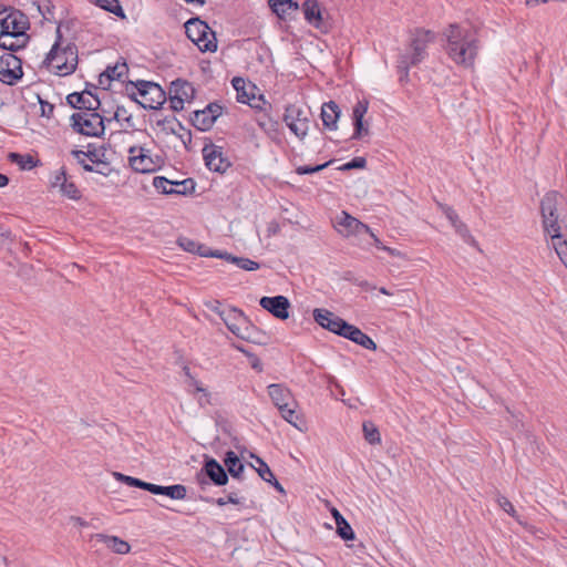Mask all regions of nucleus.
I'll return each instance as SVG.
<instances>
[{
  "label": "nucleus",
  "instance_id": "nucleus-1",
  "mask_svg": "<svg viewBox=\"0 0 567 567\" xmlns=\"http://www.w3.org/2000/svg\"><path fill=\"white\" fill-rule=\"evenodd\" d=\"M446 53L456 64L470 68L474 64L477 55V39L468 28L460 24H450L445 31Z\"/></svg>",
  "mask_w": 567,
  "mask_h": 567
},
{
  "label": "nucleus",
  "instance_id": "nucleus-2",
  "mask_svg": "<svg viewBox=\"0 0 567 567\" xmlns=\"http://www.w3.org/2000/svg\"><path fill=\"white\" fill-rule=\"evenodd\" d=\"M544 231L550 238H559L567 229V199L558 192L550 190L540 200Z\"/></svg>",
  "mask_w": 567,
  "mask_h": 567
},
{
  "label": "nucleus",
  "instance_id": "nucleus-3",
  "mask_svg": "<svg viewBox=\"0 0 567 567\" xmlns=\"http://www.w3.org/2000/svg\"><path fill=\"white\" fill-rule=\"evenodd\" d=\"M433 40V33L425 30H416L413 34L409 50L398 58V72L400 82L408 81L410 68L420 64L427 56V45Z\"/></svg>",
  "mask_w": 567,
  "mask_h": 567
},
{
  "label": "nucleus",
  "instance_id": "nucleus-4",
  "mask_svg": "<svg viewBox=\"0 0 567 567\" xmlns=\"http://www.w3.org/2000/svg\"><path fill=\"white\" fill-rule=\"evenodd\" d=\"M62 34L60 28L56 30V41L47 54L43 64L53 69V73L59 76L72 74L78 66V48L70 43L65 48L60 49Z\"/></svg>",
  "mask_w": 567,
  "mask_h": 567
},
{
  "label": "nucleus",
  "instance_id": "nucleus-5",
  "mask_svg": "<svg viewBox=\"0 0 567 567\" xmlns=\"http://www.w3.org/2000/svg\"><path fill=\"white\" fill-rule=\"evenodd\" d=\"M187 38L193 41L202 52H215L217 41L215 32L199 18H192L185 23Z\"/></svg>",
  "mask_w": 567,
  "mask_h": 567
},
{
  "label": "nucleus",
  "instance_id": "nucleus-6",
  "mask_svg": "<svg viewBox=\"0 0 567 567\" xmlns=\"http://www.w3.org/2000/svg\"><path fill=\"white\" fill-rule=\"evenodd\" d=\"M268 394L274 404L278 408L281 416L299 429L297 422L299 417L295 411L296 402L289 389L281 384H270L268 386Z\"/></svg>",
  "mask_w": 567,
  "mask_h": 567
},
{
  "label": "nucleus",
  "instance_id": "nucleus-7",
  "mask_svg": "<svg viewBox=\"0 0 567 567\" xmlns=\"http://www.w3.org/2000/svg\"><path fill=\"white\" fill-rule=\"evenodd\" d=\"M70 121L72 130L81 135L100 137L104 134V118L96 111L84 114L73 113Z\"/></svg>",
  "mask_w": 567,
  "mask_h": 567
},
{
  "label": "nucleus",
  "instance_id": "nucleus-8",
  "mask_svg": "<svg viewBox=\"0 0 567 567\" xmlns=\"http://www.w3.org/2000/svg\"><path fill=\"white\" fill-rule=\"evenodd\" d=\"M29 28L28 17L23 12L0 4V34L10 35V33H14L16 35H24Z\"/></svg>",
  "mask_w": 567,
  "mask_h": 567
},
{
  "label": "nucleus",
  "instance_id": "nucleus-9",
  "mask_svg": "<svg viewBox=\"0 0 567 567\" xmlns=\"http://www.w3.org/2000/svg\"><path fill=\"white\" fill-rule=\"evenodd\" d=\"M23 76L22 61L13 53L0 55V82L14 85Z\"/></svg>",
  "mask_w": 567,
  "mask_h": 567
},
{
  "label": "nucleus",
  "instance_id": "nucleus-10",
  "mask_svg": "<svg viewBox=\"0 0 567 567\" xmlns=\"http://www.w3.org/2000/svg\"><path fill=\"white\" fill-rule=\"evenodd\" d=\"M140 85L148 89L145 102L138 101L135 93L130 94L131 100L145 110H159L166 101V93L162 86L155 82L144 80H140Z\"/></svg>",
  "mask_w": 567,
  "mask_h": 567
},
{
  "label": "nucleus",
  "instance_id": "nucleus-11",
  "mask_svg": "<svg viewBox=\"0 0 567 567\" xmlns=\"http://www.w3.org/2000/svg\"><path fill=\"white\" fill-rule=\"evenodd\" d=\"M221 113L223 106L218 102H210L205 109L194 111L190 121L197 130L205 132L213 127Z\"/></svg>",
  "mask_w": 567,
  "mask_h": 567
},
{
  "label": "nucleus",
  "instance_id": "nucleus-12",
  "mask_svg": "<svg viewBox=\"0 0 567 567\" xmlns=\"http://www.w3.org/2000/svg\"><path fill=\"white\" fill-rule=\"evenodd\" d=\"M205 165L209 171L225 173L230 167V162L223 154V147L213 143L205 144L202 150Z\"/></svg>",
  "mask_w": 567,
  "mask_h": 567
},
{
  "label": "nucleus",
  "instance_id": "nucleus-13",
  "mask_svg": "<svg viewBox=\"0 0 567 567\" xmlns=\"http://www.w3.org/2000/svg\"><path fill=\"white\" fill-rule=\"evenodd\" d=\"M333 227L343 236H362L370 233V227L346 212H341L333 220Z\"/></svg>",
  "mask_w": 567,
  "mask_h": 567
},
{
  "label": "nucleus",
  "instance_id": "nucleus-14",
  "mask_svg": "<svg viewBox=\"0 0 567 567\" xmlns=\"http://www.w3.org/2000/svg\"><path fill=\"white\" fill-rule=\"evenodd\" d=\"M130 153V166L136 173H154L155 166L152 164V155L150 150L138 146H131L128 148Z\"/></svg>",
  "mask_w": 567,
  "mask_h": 567
},
{
  "label": "nucleus",
  "instance_id": "nucleus-15",
  "mask_svg": "<svg viewBox=\"0 0 567 567\" xmlns=\"http://www.w3.org/2000/svg\"><path fill=\"white\" fill-rule=\"evenodd\" d=\"M259 305L262 309L280 320L289 318L290 302L285 296L261 297Z\"/></svg>",
  "mask_w": 567,
  "mask_h": 567
},
{
  "label": "nucleus",
  "instance_id": "nucleus-16",
  "mask_svg": "<svg viewBox=\"0 0 567 567\" xmlns=\"http://www.w3.org/2000/svg\"><path fill=\"white\" fill-rule=\"evenodd\" d=\"M300 115L301 111L295 105L288 106L284 114L286 125L298 137L305 136L309 127L308 120L306 117H300Z\"/></svg>",
  "mask_w": 567,
  "mask_h": 567
},
{
  "label": "nucleus",
  "instance_id": "nucleus-17",
  "mask_svg": "<svg viewBox=\"0 0 567 567\" xmlns=\"http://www.w3.org/2000/svg\"><path fill=\"white\" fill-rule=\"evenodd\" d=\"M350 323L334 315L333 312L321 309V329H326L332 333H336L342 338L347 334Z\"/></svg>",
  "mask_w": 567,
  "mask_h": 567
},
{
  "label": "nucleus",
  "instance_id": "nucleus-18",
  "mask_svg": "<svg viewBox=\"0 0 567 567\" xmlns=\"http://www.w3.org/2000/svg\"><path fill=\"white\" fill-rule=\"evenodd\" d=\"M203 471L216 486H224L228 483L226 470L213 457L206 456Z\"/></svg>",
  "mask_w": 567,
  "mask_h": 567
},
{
  "label": "nucleus",
  "instance_id": "nucleus-19",
  "mask_svg": "<svg viewBox=\"0 0 567 567\" xmlns=\"http://www.w3.org/2000/svg\"><path fill=\"white\" fill-rule=\"evenodd\" d=\"M220 319L228 328V330H230L235 336H237L238 332L244 327V323H247L248 318L240 309L236 307H228L226 312L220 313Z\"/></svg>",
  "mask_w": 567,
  "mask_h": 567
},
{
  "label": "nucleus",
  "instance_id": "nucleus-20",
  "mask_svg": "<svg viewBox=\"0 0 567 567\" xmlns=\"http://www.w3.org/2000/svg\"><path fill=\"white\" fill-rule=\"evenodd\" d=\"M85 92H87V89H85L82 92L70 93L66 96L68 105L71 106L72 109H78V110H86V111H91V112L97 111L101 105L99 97L93 96V100H90V99L85 97Z\"/></svg>",
  "mask_w": 567,
  "mask_h": 567
},
{
  "label": "nucleus",
  "instance_id": "nucleus-21",
  "mask_svg": "<svg viewBox=\"0 0 567 567\" xmlns=\"http://www.w3.org/2000/svg\"><path fill=\"white\" fill-rule=\"evenodd\" d=\"M271 11L281 20L293 19L299 12L298 2L293 0H269Z\"/></svg>",
  "mask_w": 567,
  "mask_h": 567
},
{
  "label": "nucleus",
  "instance_id": "nucleus-22",
  "mask_svg": "<svg viewBox=\"0 0 567 567\" xmlns=\"http://www.w3.org/2000/svg\"><path fill=\"white\" fill-rule=\"evenodd\" d=\"M368 111V102L359 101L352 111V121H353V135L352 138H362L364 135H368L369 130L363 124V117Z\"/></svg>",
  "mask_w": 567,
  "mask_h": 567
},
{
  "label": "nucleus",
  "instance_id": "nucleus-23",
  "mask_svg": "<svg viewBox=\"0 0 567 567\" xmlns=\"http://www.w3.org/2000/svg\"><path fill=\"white\" fill-rule=\"evenodd\" d=\"M177 245L187 252L197 254L200 257L215 258L216 250H213L192 238L181 236L177 238Z\"/></svg>",
  "mask_w": 567,
  "mask_h": 567
},
{
  "label": "nucleus",
  "instance_id": "nucleus-24",
  "mask_svg": "<svg viewBox=\"0 0 567 567\" xmlns=\"http://www.w3.org/2000/svg\"><path fill=\"white\" fill-rule=\"evenodd\" d=\"M169 95L183 99L184 102H189L195 97L196 90L193 84L183 79H176L171 82Z\"/></svg>",
  "mask_w": 567,
  "mask_h": 567
},
{
  "label": "nucleus",
  "instance_id": "nucleus-25",
  "mask_svg": "<svg viewBox=\"0 0 567 567\" xmlns=\"http://www.w3.org/2000/svg\"><path fill=\"white\" fill-rule=\"evenodd\" d=\"M341 110L339 105L333 102L329 101L321 105V121L323 125L329 130L337 128V122L340 117Z\"/></svg>",
  "mask_w": 567,
  "mask_h": 567
},
{
  "label": "nucleus",
  "instance_id": "nucleus-26",
  "mask_svg": "<svg viewBox=\"0 0 567 567\" xmlns=\"http://www.w3.org/2000/svg\"><path fill=\"white\" fill-rule=\"evenodd\" d=\"M93 538L105 544V546L115 554L124 555L131 550V545L117 536L95 534L93 535Z\"/></svg>",
  "mask_w": 567,
  "mask_h": 567
},
{
  "label": "nucleus",
  "instance_id": "nucleus-27",
  "mask_svg": "<svg viewBox=\"0 0 567 567\" xmlns=\"http://www.w3.org/2000/svg\"><path fill=\"white\" fill-rule=\"evenodd\" d=\"M215 258L224 259L247 271H255L260 268L258 262L246 257L234 256L227 251L216 250Z\"/></svg>",
  "mask_w": 567,
  "mask_h": 567
},
{
  "label": "nucleus",
  "instance_id": "nucleus-28",
  "mask_svg": "<svg viewBox=\"0 0 567 567\" xmlns=\"http://www.w3.org/2000/svg\"><path fill=\"white\" fill-rule=\"evenodd\" d=\"M236 337L256 344H264L267 340L266 333L255 327L249 319H247V323H244V327Z\"/></svg>",
  "mask_w": 567,
  "mask_h": 567
},
{
  "label": "nucleus",
  "instance_id": "nucleus-29",
  "mask_svg": "<svg viewBox=\"0 0 567 567\" xmlns=\"http://www.w3.org/2000/svg\"><path fill=\"white\" fill-rule=\"evenodd\" d=\"M29 41V35H16L14 33H10V35L0 34V49L9 51L8 53H14L21 49L27 47Z\"/></svg>",
  "mask_w": 567,
  "mask_h": 567
},
{
  "label": "nucleus",
  "instance_id": "nucleus-30",
  "mask_svg": "<svg viewBox=\"0 0 567 567\" xmlns=\"http://www.w3.org/2000/svg\"><path fill=\"white\" fill-rule=\"evenodd\" d=\"M349 330H347V334L344 336L346 339L361 346L364 349L368 350H375L377 344L375 342L361 329L358 327L350 324Z\"/></svg>",
  "mask_w": 567,
  "mask_h": 567
},
{
  "label": "nucleus",
  "instance_id": "nucleus-31",
  "mask_svg": "<svg viewBox=\"0 0 567 567\" xmlns=\"http://www.w3.org/2000/svg\"><path fill=\"white\" fill-rule=\"evenodd\" d=\"M128 68L125 62L116 63L113 66H107L106 70L100 75V84L110 83L111 81L117 80L123 81V78L127 74Z\"/></svg>",
  "mask_w": 567,
  "mask_h": 567
},
{
  "label": "nucleus",
  "instance_id": "nucleus-32",
  "mask_svg": "<svg viewBox=\"0 0 567 567\" xmlns=\"http://www.w3.org/2000/svg\"><path fill=\"white\" fill-rule=\"evenodd\" d=\"M186 487L182 484H175L169 486L154 484V487H152V494L165 495L172 499H184L186 497Z\"/></svg>",
  "mask_w": 567,
  "mask_h": 567
},
{
  "label": "nucleus",
  "instance_id": "nucleus-33",
  "mask_svg": "<svg viewBox=\"0 0 567 567\" xmlns=\"http://www.w3.org/2000/svg\"><path fill=\"white\" fill-rule=\"evenodd\" d=\"M224 464L227 472L234 478H240L245 470V465L239 460L238 455L234 451H227L224 457Z\"/></svg>",
  "mask_w": 567,
  "mask_h": 567
},
{
  "label": "nucleus",
  "instance_id": "nucleus-34",
  "mask_svg": "<svg viewBox=\"0 0 567 567\" xmlns=\"http://www.w3.org/2000/svg\"><path fill=\"white\" fill-rule=\"evenodd\" d=\"M9 161L18 165L23 171H31L40 165V161L30 154L10 153Z\"/></svg>",
  "mask_w": 567,
  "mask_h": 567
},
{
  "label": "nucleus",
  "instance_id": "nucleus-35",
  "mask_svg": "<svg viewBox=\"0 0 567 567\" xmlns=\"http://www.w3.org/2000/svg\"><path fill=\"white\" fill-rule=\"evenodd\" d=\"M305 19L315 28H319V3L317 0H305L301 6Z\"/></svg>",
  "mask_w": 567,
  "mask_h": 567
},
{
  "label": "nucleus",
  "instance_id": "nucleus-36",
  "mask_svg": "<svg viewBox=\"0 0 567 567\" xmlns=\"http://www.w3.org/2000/svg\"><path fill=\"white\" fill-rule=\"evenodd\" d=\"M90 3L110 12L114 16L124 19L125 12L118 0H89Z\"/></svg>",
  "mask_w": 567,
  "mask_h": 567
},
{
  "label": "nucleus",
  "instance_id": "nucleus-37",
  "mask_svg": "<svg viewBox=\"0 0 567 567\" xmlns=\"http://www.w3.org/2000/svg\"><path fill=\"white\" fill-rule=\"evenodd\" d=\"M174 188H169V193L174 195H189L195 192L196 183L193 178H186L181 182H173Z\"/></svg>",
  "mask_w": 567,
  "mask_h": 567
},
{
  "label": "nucleus",
  "instance_id": "nucleus-38",
  "mask_svg": "<svg viewBox=\"0 0 567 567\" xmlns=\"http://www.w3.org/2000/svg\"><path fill=\"white\" fill-rule=\"evenodd\" d=\"M363 436L365 441L371 444H380L381 443V435L378 430V427L370 421H367L362 425Z\"/></svg>",
  "mask_w": 567,
  "mask_h": 567
},
{
  "label": "nucleus",
  "instance_id": "nucleus-39",
  "mask_svg": "<svg viewBox=\"0 0 567 567\" xmlns=\"http://www.w3.org/2000/svg\"><path fill=\"white\" fill-rule=\"evenodd\" d=\"M157 125L161 126L166 134L177 135L178 130H184L183 124L175 116L159 120L157 121Z\"/></svg>",
  "mask_w": 567,
  "mask_h": 567
},
{
  "label": "nucleus",
  "instance_id": "nucleus-40",
  "mask_svg": "<svg viewBox=\"0 0 567 567\" xmlns=\"http://www.w3.org/2000/svg\"><path fill=\"white\" fill-rule=\"evenodd\" d=\"M553 243V247L561 260V262L567 266V240L564 239L563 231L559 233V238H550Z\"/></svg>",
  "mask_w": 567,
  "mask_h": 567
},
{
  "label": "nucleus",
  "instance_id": "nucleus-41",
  "mask_svg": "<svg viewBox=\"0 0 567 567\" xmlns=\"http://www.w3.org/2000/svg\"><path fill=\"white\" fill-rule=\"evenodd\" d=\"M251 457H254L256 460V462L258 463V465H259L256 468V471H257L258 475L260 476V478L264 480L267 483H272V480H275V475L271 472V470L268 466V464L262 458H260L259 456L251 455Z\"/></svg>",
  "mask_w": 567,
  "mask_h": 567
},
{
  "label": "nucleus",
  "instance_id": "nucleus-42",
  "mask_svg": "<svg viewBox=\"0 0 567 567\" xmlns=\"http://www.w3.org/2000/svg\"><path fill=\"white\" fill-rule=\"evenodd\" d=\"M63 196L70 198V199H73V200H78L81 198V192L79 190V188L76 187V185L69 181V178L66 177L65 178V183L63 184V186L60 188L59 190Z\"/></svg>",
  "mask_w": 567,
  "mask_h": 567
},
{
  "label": "nucleus",
  "instance_id": "nucleus-43",
  "mask_svg": "<svg viewBox=\"0 0 567 567\" xmlns=\"http://www.w3.org/2000/svg\"><path fill=\"white\" fill-rule=\"evenodd\" d=\"M113 120L115 121H124L127 125V127L133 128L134 127V121L132 114L128 113V111L123 105H117L116 110L114 112ZM112 118H109L107 122H111Z\"/></svg>",
  "mask_w": 567,
  "mask_h": 567
},
{
  "label": "nucleus",
  "instance_id": "nucleus-44",
  "mask_svg": "<svg viewBox=\"0 0 567 567\" xmlns=\"http://www.w3.org/2000/svg\"><path fill=\"white\" fill-rule=\"evenodd\" d=\"M326 378V388L330 392V395L336 400H339L340 396L344 395V390L339 385V383L334 380L333 377L327 375Z\"/></svg>",
  "mask_w": 567,
  "mask_h": 567
},
{
  "label": "nucleus",
  "instance_id": "nucleus-45",
  "mask_svg": "<svg viewBox=\"0 0 567 567\" xmlns=\"http://www.w3.org/2000/svg\"><path fill=\"white\" fill-rule=\"evenodd\" d=\"M233 86L237 91V101L240 103H248L249 102V95L245 91V80L243 78H234Z\"/></svg>",
  "mask_w": 567,
  "mask_h": 567
},
{
  "label": "nucleus",
  "instance_id": "nucleus-46",
  "mask_svg": "<svg viewBox=\"0 0 567 567\" xmlns=\"http://www.w3.org/2000/svg\"><path fill=\"white\" fill-rule=\"evenodd\" d=\"M33 4L38 7L39 12L47 20H50L53 17L54 6L51 0H33Z\"/></svg>",
  "mask_w": 567,
  "mask_h": 567
},
{
  "label": "nucleus",
  "instance_id": "nucleus-47",
  "mask_svg": "<svg viewBox=\"0 0 567 567\" xmlns=\"http://www.w3.org/2000/svg\"><path fill=\"white\" fill-rule=\"evenodd\" d=\"M367 165V159L361 156H357L351 161L337 166L338 171H350V169H362Z\"/></svg>",
  "mask_w": 567,
  "mask_h": 567
},
{
  "label": "nucleus",
  "instance_id": "nucleus-48",
  "mask_svg": "<svg viewBox=\"0 0 567 567\" xmlns=\"http://www.w3.org/2000/svg\"><path fill=\"white\" fill-rule=\"evenodd\" d=\"M168 185L174 186L173 181L164 176H155L153 178V186L161 194L173 195V193H169V188H167Z\"/></svg>",
  "mask_w": 567,
  "mask_h": 567
},
{
  "label": "nucleus",
  "instance_id": "nucleus-49",
  "mask_svg": "<svg viewBox=\"0 0 567 567\" xmlns=\"http://www.w3.org/2000/svg\"><path fill=\"white\" fill-rule=\"evenodd\" d=\"M453 227L455 231L464 239L465 243L476 245L474 237L471 235L467 226L463 221L457 223Z\"/></svg>",
  "mask_w": 567,
  "mask_h": 567
},
{
  "label": "nucleus",
  "instance_id": "nucleus-50",
  "mask_svg": "<svg viewBox=\"0 0 567 567\" xmlns=\"http://www.w3.org/2000/svg\"><path fill=\"white\" fill-rule=\"evenodd\" d=\"M68 177L65 169L62 167L59 171H55L50 179V185L52 188H60L65 183V178Z\"/></svg>",
  "mask_w": 567,
  "mask_h": 567
},
{
  "label": "nucleus",
  "instance_id": "nucleus-51",
  "mask_svg": "<svg viewBox=\"0 0 567 567\" xmlns=\"http://www.w3.org/2000/svg\"><path fill=\"white\" fill-rule=\"evenodd\" d=\"M336 533L343 540H352L354 539V532L348 522H341V525L337 527Z\"/></svg>",
  "mask_w": 567,
  "mask_h": 567
},
{
  "label": "nucleus",
  "instance_id": "nucleus-52",
  "mask_svg": "<svg viewBox=\"0 0 567 567\" xmlns=\"http://www.w3.org/2000/svg\"><path fill=\"white\" fill-rule=\"evenodd\" d=\"M496 501H497L498 506L504 512H506L512 517L517 518L516 509H515L514 505L512 504V502L507 497L499 495V496H497Z\"/></svg>",
  "mask_w": 567,
  "mask_h": 567
},
{
  "label": "nucleus",
  "instance_id": "nucleus-53",
  "mask_svg": "<svg viewBox=\"0 0 567 567\" xmlns=\"http://www.w3.org/2000/svg\"><path fill=\"white\" fill-rule=\"evenodd\" d=\"M206 502L215 503L218 506H225L226 504H240V499L237 497L236 493H230L226 498L219 497L217 499L206 498Z\"/></svg>",
  "mask_w": 567,
  "mask_h": 567
},
{
  "label": "nucleus",
  "instance_id": "nucleus-54",
  "mask_svg": "<svg viewBox=\"0 0 567 567\" xmlns=\"http://www.w3.org/2000/svg\"><path fill=\"white\" fill-rule=\"evenodd\" d=\"M441 210L445 215V217L450 220L452 226H454L461 221L457 213L451 206L441 205Z\"/></svg>",
  "mask_w": 567,
  "mask_h": 567
},
{
  "label": "nucleus",
  "instance_id": "nucleus-55",
  "mask_svg": "<svg viewBox=\"0 0 567 567\" xmlns=\"http://www.w3.org/2000/svg\"><path fill=\"white\" fill-rule=\"evenodd\" d=\"M72 155L78 159V163L83 167L84 171L93 172V165L86 163V161L84 159V157H85L84 151H80V150L72 151Z\"/></svg>",
  "mask_w": 567,
  "mask_h": 567
},
{
  "label": "nucleus",
  "instance_id": "nucleus-56",
  "mask_svg": "<svg viewBox=\"0 0 567 567\" xmlns=\"http://www.w3.org/2000/svg\"><path fill=\"white\" fill-rule=\"evenodd\" d=\"M188 388H193L194 392L203 393L204 396H208V390L202 385V383L194 377L190 380L185 381Z\"/></svg>",
  "mask_w": 567,
  "mask_h": 567
},
{
  "label": "nucleus",
  "instance_id": "nucleus-57",
  "mask_svg": "<svg viewBox=\"0 0 567 567\" xmlns=\"http://www.w3.org/2000/svg\"><path fill=\"white\" fill-rule=\"evenodd\" d=\"M39 103L41 109V115L50 118L53 115L54 105L48 101L42 100L41 97H39Z\"/></svg>",
  "mask_w": 567,
  "mask_h": 567
},
{
  "label": "nucleus",
  "instance_id": "nucleus-58",
  "mask_svg": "<svg viewBox=\"0 0 567 567\" xmlns=\"http://www.w3.org/2000/svg\"><path fill=\"white\" fill-rule=\"evenodd\" d=\"M130 486L137 487V488H141V489H144V491H147V492L152 493V487H154V484L145 482V481H142V480H140L137 477H133L132 481H131V485Z\"/></svg>",
  "mask_w": 567,
  "mask_h": 567
},
{
  "label": "nucleus",
  "instance_id": "nucleus-59",
  "mask_svg": "<svg viewBox=\"0 0 567 567\" xmlns=\"http://www.w3.org/2000/svg\"><path fill=\"white\" fill-rule=\"evenodd\" d=\"M205 306H206L207 309H209L210 311L215 312L219 317H220L221 312H226V310H227V308H224L221 306L220 301H218V300L207 301V302H205Z\"/></svg>",
  "mask_w": 567,
  "mask_h": 567
},
{
  "label": "nucleus",
  "instance_id": "nucleus-60",
  "mask_svg": "<svg viewBox=\"0 0 567 567\" xmlns=\"http://www.w3.org/2000/svg\"><path fill=\"white\" fill-rule=\"evenodd\" d=\"M93 172L103 176H107L111 172V168L107 163L100 161L95 165H93Z\"/></svg>",
  "mask_w": 567,
  "mask_h": 567
},
{
  "label": "nucleus",
  "instance_id": "nucleus-61",
  "mask_svg": "<svg viewBox=\"0 0 567 567\" xmlns=\"http://www.w3.org/2000/svg\"><path fill=\"white\" fill-rule=\"evenodd\" d=\"M183 99L169 95V107L173 112H181L184 109Z\"/></svg>",
  "mask_w": 567,
  "mask_h": 567
},
{
  "label": "nucleus",
  "instance_id": "nucleus-62",
  "mask_svg": "<svg viewBox=\"0 0 567 567\" xmlns=\"http://www.w3.org/2000/svg\"><path fill=\"white\" fill-rule=\"evenodd\" d=\"M184 133L177 132V137L182 141V143L185 145L186 148H188V145L192 143V133L189 130H186L184 127Z\"/></svg>",
  "mask_w": 567,
  "mask_h": 567
},
{
  "label": "nucleus",
  "instance_id": "nucleus-63",
  "mask_svg": "<svg viewBox=\"0 0 567 567\" xmlns=\"http://www.w3.org/2000/svg\"><path fill=\"white\" fill-rule=\"evenodd\" d=\"M113 476L114 478L117 481V482H121L123 484H126L127 486L131 485V481L133 478V476H130V475H125L123 473H120V472H113Z\"/></svg>",
  "mask_w": 567,
  "mask_h": 567
},
{
  "label": "nucleus",
  "instance_id": "nucleus-64",
  "mask_svg": "<svg viewBox=\"0 0 567 567\" xmlns=\"http://www.w3.org/2000/svg\"><path fill=\"white\" fill-rule=\"evenodd\" d=\"M319 172V165H313V166H299L297 168V173L300 174V175H305V174H312V173H317Z\"/></svg>",
  "mask_w": 567,
  "mask_h": 567
}]
</instances>
